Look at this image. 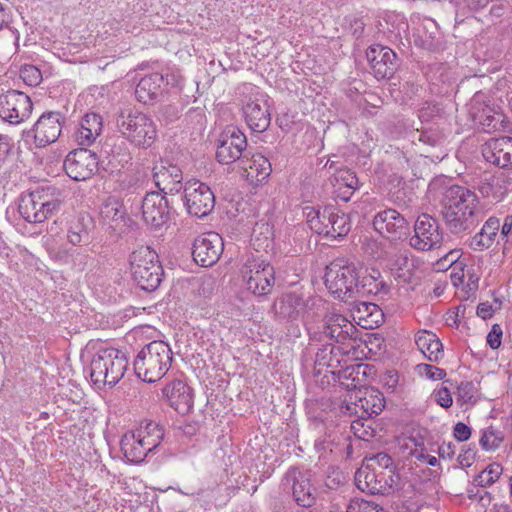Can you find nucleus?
I'll use <instances>...</instances> for the list:
<instances>
[{"instance_id": "ddd939ff", "label": "nucleus", "mask_w": 512, "mask_h": 512, "mask_svg": "<svg viewBox=\"0 0 512 512\" xmlns=\"http://www.w3.org/2000/svg\"><path fill=\"white\" fill-rule=\"evenodd\" d=\"M282 485L291 490L294 501L303 508L316 502L317 493L311 483V472L296 466L290 467L283 476Z\"/></svg>"}, {"instance_id": "6ab92c4d", "label": "nucleus", "mask_w": 512, "mask_h": 512, "mask_svg": "<svg viewBox=\"0 0 512 512\" xmlns=\"http://www.w3.org/2000/svg\"><path fill=\"white\" fill-rule=\"evenodd\" d=\"M65 117L56 111L44 112L33 128L26 133L32 136L37 147L42 148L54 143L61 135Z\"/></svg>"}, {"instance_id": "6e6d98bb", "label": "nucleus", "mask_w": 512, "mask_h": 512, "mask_svg": "<svg viewBox=\"0 0 512 512\" xmlns=\"http://www.w3.org/2000/svg\"><path fill=\"white\" fill-rule=\"evenodd\" d=\"M433 395L436 403L441 407L447 409L452 406L453 399L448 388L441 387L440 389L435 390Z\"/></svg>"}, {"instance_id": "864d4df0", "label": "nucleus", "mask_w": 512, "mask_h": 512, "mask_svg": "<svg viewBox=\"0 0 512 512\" xmlns=\"http://www.w3.org/2000/svg\"><path fill=\"white\" fill-rule=\"evenodd\" d=\"M483 126L488 129H497L502 123L504 116L500 112H494L493 114H486L485 111L479 116Z\"/></svg>"}, {"instance_id": "72a5a7b5", "label": "nucleus", "mask_w": 512, "mask_h": 512, "mask_svg": "<svg viewBox=\"0 0 512 512\" xmlns=\"http://www.w3.org/2000/svg\"><path fill=\"white\" fill-rule=\"evenodd\" d=\"M499 228L500 221L498 218H488L481 230L470 239V248L475 251L488 249L493 244Z\"/></svg>"}, {"instance_id": "cd10ccee", "label": "nucleus", "mask_w": 512, "mask_h": 512, "mask_svg": "<svg viewBox=\"0 0 512 512\" xmlns=\"http://www.w3.org/2000/svg\"><path fill=\"white\" fill-rule=\"evenodd\" d=\"M484 158L501 168L512 166V137L492 138L483 150Z\"/></svg>"}, {"instance_id": "9d476101", "label": "nucleus", "mask_w": 512, "mask_h": 512, "mask_svg": "<svg viewBox=\"0 0 512 512\" xmlns=\"http://www.w3.org/2000/svg\"><path fill=\"white\" fill-rule=\"evenodd\" d=\"M413 232L407 239L410 247L417 251H432L442 246L444 233L439 221L427 213L417 217Z\"/></svg>"}, {"instance_id": "4d7b16f0", "label": "nucleus", "mask_w": 512, "mask_h": 512, "mask_svg": "<svg viewBox=\"0 0 512 512\" xmlns=\"http://www.w3.org/2000/svg\"><path fill=\"white\" fill-rule=\"evenodd\" d=\"M371 466H378L382 470L396 469L392 458L387 453H378L371 459Z\"/></svg>"}, {"instance_id": "c85d7f7f", "label": "nucleus", "mask_w": 512, "mask_h": 512, "mask_svg": "<svg viewBox=\"0 0 512 512\" xmlns=\"http://www.w3.org/2000/svg\"><path fill=\"white\" fill-rule=\"evenodd\" d=\"M164 90L163 73H150L142 77L135 89L137 100L143 104H149L159 99Z\"/></svg>"}, {"instance_id": "052dcab7", "label": "nucleus", "mask_w": 512, "mask_h": 512, "mask_svg": "<svg viewBox=\"0 0 512 512\" xmlns=\"http://www.w3.org/2000/svg\"><path fill=\"white\" fill-rule=\"evenodd\" d=\"M453 436L459 442L467 441L471 436V428L463 422H457L453 428Z\"/></svg>"}, {"instance_id": "39448f33", "label": "nucleus", "mask_w": 512, "mask_h": 512, "mask_svg": "<svg viewBox=\"0 0 512 512\" xmlns=\"http://www.w3.org/2000/svg\"><path fill=\"white\" fill-rule=\"evenodd\" d=\"M131 273L135 283L144 291H155L164 275L157 253L148 246H140L130 255Z\"/></svg>"}, {"instance_id": "393cba45", "label": "nucleus", "mask_w": 512, "mask_h": 512, "mask_svg": "<svg viewBox=\"0 0 512 512\" xmlns=\"http://www.w3.org/2000/svg\"><path fill=\"white\" fill-rule=\"evenodd\" d=\"M153 180L164 196L166 194L175 195L181 190L184 191L183 172L176 165H160L153 169Z\"/></svg>"}, {"instance_id": "c756f323", "label": "nucleus", "mask_w": 512, "mask_h": 512, "mask_svg": "<svg viewBox=\"0 0 512 512\" xmlns=\"http://www.w3.org/2000/svg\"><path fill=\"white\" fill-rule=\"evenodd\" d=\"M243 112L245 121L253 132L262 133L269 128L271 115L265 101H250L244 106Z\"/></svg>"}, {"instance_id": "e433bc0d", "label": "nucleus", "mask_w": 512, "mask_h": 512, "mask_svg": "<svg viewBox=\"0 0 512 512\" xmlns=\"http://www.w3.org/2000/svg\"><path fill=\"white\" fill-rule=\"evenodd\" d=\"M389 268L392 276L399 283H410L413 275L412 264L406 253L395 254L389 260Z\"/></svg>"}, {"instance_id": "473e14b6", "label": "nucleus", "mask_w": 512, "mask_h": 512, "mask_svg": "<svg viewBox=\"0 0 512 512\" xmlns=\"http://www.w3.org/2000/svg\"><path fill=\"white\" fill-rule=\"evenodd\" d=\"M274 307L280 318L296 320L304 312L306 303L301 295L291 292L285 294Z\"/></svg>"}, {"instance_id": "4468645a", "label": "nucleus", "mask_w": 512, "mask_h": 512, "mask_svg": "<svg viewBox=\"0 0 512 512\" xmlns=\"http://www.w3.org/2000/svg\"><path fill=\"white\" fill-rule=\"evenodd\" d=\"M371 73L377 80L391 79L401 66V59L390 47L375 43L366 50Z\"/></svg>"}, {"instance_id": "f03ea898", "label": "nucleus", "mask_w": 512, "mask_h": 512, "mask_svg": "<svg viewBox=\"0 0 512 512\" xmlns=\"http://www.w3.org/2000/svg\"><path fill=\"white\" fill-rule=\"evenodd\" d=\"M173 353L164 341H152L145 345L134 359L133 366L138 378L147 383L160 380L169 370Z\"/></svg>"}, {"instance_id": "49530a36", "label": "nucleus", "mask_w": 512, "mask_h": 512, "mask_svg": "<svg viewBox=\"0 0 512 512\" xmlns=\"http://www.w3.org/2000/svg\"><path fill=\"white\" fill-rule=\"evenodd\" d=\"M355 481L357 487L362 491H367L371 494V488L373 486L380 485L378 480V474L376 468L368 471H358L355 475Z\"/></svg>"}, {"instance_id": "a18cd8bd", "label": "nucleus", "mask_w": 512, "mask_h": 512, "mask_svg": "<svg viewBox=\"0 0 512 512\" xmlns=\"http://www.w3.org/2000/svg\"><path fill=\"white\" fill-rule=\"evenodd\" d=\"M355 288H357L356 297H366L378 293L379 283L372 276H360L358 273Z\"/></svg>"}, {"instance_id": "c03bdc74", "label": "nucleus", "mask_w": 512, "mask_h": 512, "mask_svg": "<svg viewBox=\"0 0 512 512\" xmlns=\"http://www.w3.org/2000/svg\"><path fill=\"white\" fill-rule=\"evenodd\" d=\"M504 441V434L492 426L483 431L480 445L486 451H495Z\"/></svg>"}, {"instance_id": "5701e85b", "label": "nucleus", "mask_w": 512, "mask_h": 512, "mask_svg": "<svg viewBox=\"0 0 512 512\" xmlns=\"http://www.w3.org/2000/svg\"><path fill=\"white\" fill-rule=\"evenodd\" d=\"M324 168L334 170L328 181L333 187L335 198L348 202L356 190L360 188L356 173L349 168L337 167L336 162L328 159Z\"/></svg>"}, {"instance_id": "8fccbe9b", "label": "nucleus", "mask_w": 512, "mask_h": 512, "mask_svg": "<svg viewBox=\"0 0 512 512\" xmlns=\"http://www.w3.org/2000/svg\"><path fill=\"white\" fill-rule=\"evenodd\" d=\"M346 512H383V508L370 501L353 499L348 504Z\"/></svg>"}, {"instance_id": "a19ab883", "label": "nucleus", "mask_w": 512, "mask_h": 512, "mask_svg": "<svg viewBox=\"0 0 512 512\" xmlns=\"http://www.w3.org/2000/svg\"><path fill=\"white\" fill-rule=\"evenodd\" d=\"M340 435L335 427H325L322 435L317 437L314 448L320 456L332 452L333 448L339 444Z\"/></svg>"}, {"instance_id": "774afa93", "label": "nucleus", "mask_w": 512, "mask_h": 512, "mask_svg": "<svg viewBox=\"0 0 512 512\" xmlns=\"http://www.w3.org/2000/svg\"><path fill=\"white\" fill-rule=\"evenodd\" d=\"M365 23L362 19L355 18L350 22V31L356 38H360L364 32Z\"/></svg>"}, {"instance_id": "ea45409f", "label": "nucleus", "mask_w": 512, "mask_h": 512, "mask_svg": "<svg viewBox=\"0 0 512 512\" xmlns=\"http://www.w3.org/2000/svg\"><path fill=\"white\" fill-rule=\"evenodd\" d=\"M345 348L334 346L332 344L323 345L318 349L315 355V363L320 366L336 367L340 364L341 360L339 355H348L344 353Z\"/></svg>"}, {"instance_id": "37998d69", "label": "nucleus", "mask_w": 512, "mask_h": 512, "mask_svg": "<svg viewBox=\"0 0 512 512\" xmlns=\"http://www.w3.org/2000/svg\"><path fill=\"white\" fill-rule=\"evenodd\" d=\"M100 215L104 221H117L124 217L125 211L116 198H108L101 206Z\"/></svg>"}, {"instance_id": "1a4fd4ad", "label": "nucleus", "mask_w": 512, "mask_h": 512, "mask_svg": "<svg viewBox=\"0 0 512 512\" xmlns=\"http://www.w3.org/2000/svg\"><path fill=\"white\" fill-rule=\"evenodd\" d=\"M308 222L313 231L333 239L345 237L352 227L349 214L331 205L318 210Z\"/></svg>"}, {"instance_id": "f257e3e1", "label": "nucleus", "mask_w": 512, "mask_h": 512, "mask_svg": "<svg viewBox=\"0 0 512 512\" xmlns=\"http://www.w3.org/2000/svg\"><path fill=\"white\" fill-rule=\"evenodd\" d=\"M442 207L445 224L455 235L470 233L484 219L478 196L464 186L448 187L443 194Z\"/></svg>"}, {"instance_id": "79ce46f5", "label": "nucleus", "mask_w": 512, "mask_h": 512, "mask_svg": "<svg viewBox=\"0 0 512 512\" xmlns=\"http://www.w3.org/2000/svg\"><path fill=\"white\" fill-rule=\"evenodd\" d=\"M502 472L501 464L491 463L474 478V483L479 487L491 486L500 478Z\"/></svg>"}, {"instance_id": "7c9ffc66", "label": "nucleus", "mask_w": 512, "mask_h": 512, "mask_svg": "<svg viewBox=\"0 0 512 512\" xmlns=\"http://www.w3.org/2000/svg\"><path fill=\"white\" fill-rule=\"evenodd\" d=\"M103 128L102 117L96 113H86L75 133V139L81 146L92 145L101 134Z\"/></svg>"}, {"instance_id": "69168bd1", "label": "nucleus", "mask_w": 512, "mask_h": 512, "mask_svg": "<svg viewBox=\"0 0 512 512\" xmlns=\"http://www.w3.org/2000/svg\"><path fill=\"white\" fill-rule=\"evenodd\" d=\"M476 314L480 318L486 320V319H489V318H491L493 316L494 310H493V307H492V305L490 303L483 302V303H480L477 306Z\"/></svg>"}, {"instance_id": "bb28decb", "label": "nucleus", "mask_w": 512, "mask_h": 512, "mask_svg": "<svg viewBox=\"0 0 512 512\" xmlns=\"http://www.w3.org/2000/svg\"><path fill=\"white\" fill-rule=\"evenodd\" d=\"M170 405L179 413H188L193 407V391L182 380L168 383L162 390Z\"/></svg>"}, {"instance_id": "9b49d317", "label": "nucleus", "mask_w": 512, "mask_h": 512, "mask_svg": "<svg viewBox=\"0 0 512 512\" xmlns=\"http://www.w3.org/2000/svg\"><path fill=\"white\" fill-rule=\"evenodd\" d=\"M247 138L234 125L226 126L216 140V160L220 164L229 165L240 160L247 154Z\"/></svg>"}, {"instance_id": "13d9d810", "label": "nucleus", "mask_w": 512, "mask_h": 512, "mask_svg": "<svg viewBox=\"0 0 512 512\" xmlns=\"http://www.w3.org/2000/svg\"><path fill=\"white\" fill-rule=\"evenodd\" d=\"M458 396L459 398L467 403L470 402L475 393V385L472 381H463L458 385Z\"/></svg>"}, {"instance_id": "412c9836", "label": "nucleus", "mask_w": 512, "mask_h": 512, "mask_svg": "<svg viewBox=\"0 0 512 512\" xmlns=\"http://www.w3.org/2000/svg\"><path fill=\"white\" fill-rule=\"evenodd\" d=\"M141 209L143 220L154 229L161 228L170 220L171 210L168 200L160 192L146 193Z\"/></svg>"}, {"instance_id": "b1692460", "label": "nucleus", "mask_w": 512, "mask_h": 512, "mask_svg": "<svg viewBox=\"0 0 512 512\" xmlns=\"http://www.w3.org/2000/svg\"><path fill=\"white\" fill-rule=\"evenodd\" d=\"M50 256L59 265L67 267L74 273H82L93 263L92 257L82 248L59 247L51 251Z\"/></svg>"}, {"instance_id": "f3484780", "label": "nucleus", "mask_w": 512, "mask_h": 512, "mask_svg": "<svg viewBox=\"0 0 512 512\" xmlns=\"http://www.w3.org/2000/svg\"><path fill=\"white\" fill-rule=\"evenodd\" d=\"M322 333L340 347H344V353L355 348L352 342H356L358 338V329L353 323L345 316L333 312L324 316Z\"/></svg>"}, {"instance_id": "423d86ee", "label": "nucleus", "mask_w": 512, "mask_h": 512, "mask_svg": "<svg viewBox=\"0 0 512 512\" xmlns=\"http://www.w3.org/2000/svg\"><path fill=\"white\" fill-rule=\"evenodd\" d=\"M358 269L346 258H336L326 266L325 285L338 299L356 298Z\"/></svg>"}, {"instance_id": "3c124183", "label": "nucleus", "mask_w": 512, "mask_h": 512, "mask_svg": "<svg viewBox=\"0 0 512 512\" xmlns=\"http://www.w3.org/2000/svg\"><path fill=\"white\" fill-rule=\"evenodd\" d=\"M417 369L421 376H425L431 380H442L446 377V371L444 369L430 364H419Z\"/></svg>"}, {"instance_id": "dca6fc26", "label": "nucleus", "mask_w": 512, "mask_h": 512, "mask_svg": "<svg viewBox=\"0 0 512 512\" xmlns=\"http://www.w3.org/2000/svg\"><path fill=\"white\" fill-rule=\"evenodd\" d=\"M373 227L376 232L391 242L404 240L410 236L409 222L393 208L377 212L373 218Z\"/></svg>"}, {"instance_id": "58836bf2", "label": "nucleus", "mask_w": 512, "mask_h": 512, "mask_svg": "<svg viewBox=\"0 0 512 512\" xmlns=\"http://www.w3.org/2000/svg\"><path fill=\"white\" fill-rule=\"evenodd\" d=\"M67 240L73 246L89 243V228L85 223L84 216H79L70 222L67 230Z\"/></svg>"}, {"instance_id": "2eb2a0df", "label": "nucleus", "mask_w": 512, "mask_h": 512, "mask_svg": "<svg viewBox=\"0 0 512 512\" xmlns=\"http://www.w3.org/2000/svg\"><path fill=\"white\" fill-rule=\"evenodd\" d=\"M33 110L30 97L18 90H8L0 95V119L12 125L27 120Z\"/></svg>"}, {"instance_id": "f704fd0d", "label": "nucleus", "mask_w": 512, "mask_h": 512, "mask_svg": "<svg viewBox=\"0 0 512 512\" xmlns=\"http://www.w3.org/2000/svg\"><path fill=\"white\" fill-rule=\"evenodd\" d=\"M415 343L428 360L438 362L443 357V345L434 333L418 332L415 336Z\"/></svg>"}, {"instance_id": "6e6552de", "label": "nucleus", "mask_w": 512, "mask_h": 512, "mask_svg": "<svg viewBox=\"0 0 512 512\" xmlns=\"http://www.w3.org/2000/svg\"><path fill=\"white\" fill-rule=\"evenodd\" d=\"M241 274L247 290L255 296L268 295L275 284L274 267L259 256L248 257Z\"/></svg>"}, {"instance_id": "f8f14e48", "label": "nucleus", "mask_w": 512, "mask_h": 512, "mask_svg": "<svg viewBox=\"0 0 512 512\" xmlns=\"http://www.w3.org/2000/svg\"><path fill=\"white\" fill-rule=\"evenodd\" d=\"M183 200L187 212L197 218L209 215L215 206V196L211 188L196 179L185 182Z\"/></svg>"}, {"instance_id": "bf43d9fd", "label": "nucleus", "mask_w": 512, "mask_h": 512, "mask_svg": "<svg viewBox=\"0 0 512 512\" xmlns=\"http://www.w3.org/2000/svg\"><path fill=\"white\" fill-rule=\"evenodd\" d=\"M439 112L440 107L437 104L426 103L419 111V118L422 122H428Z\"/></svg>"}, {"instance_id": "20e7f679", "label": "nucleus", "mask_w": 512, "mask_h": 512, "mask_svg": "<svg viewBox=\"0 0 512 512\" xmlns=\"http://www.w3.org/2000/svg\"><path fill=\"white\" fill-rule=\"evenodd\" d=\"M128 361L124 352L100 348L90 361V378L96 385H116L124 376Z\"/></svg>"}, {"instance_id": "0e129e2a", "label": "nucleus", "mask_w": 512, "mask_h": 512, "mask_svg": "<svg viewBox=\"0 0 512 512\" xmlns=\"http://www.w3.org/2000/svg\"><path fill=\"white\" fill-rule=\"evenodd\" d=\"M11 149H12L11 139L6 135L0 134V162L5 161V159L9 155Z\"/></svg>"}, {"instance_id": "5fc2aeb1", "label": "nucleus", "mask_w": 512, "mask_h": 512, "mask_svg": "<svg viewBox=\"0 0 512 512\" xmlns=\"http://www.w3.org/2000/svg\"><path fill=\"white\" fill-rule=\"evenodd\" d=\"M503 331L499 324H493L487 335V344L491 349H498L502 343Z\"/></svg>"}, {"instance_id": "603ef678", "label": "nucleus", "mask_w": 512, "mask_h": 512, "mask_svg": "<svg viewBox=\"0 0 512 512\" xmlns=\"http://www.w3.org/2000/svg\"><path fill=\"white\" fill-rule=\"evenodd\" d=\"M20 76L23 79V81L27 83L29 86H36L42 80L40 70L32 65L25 66L24 68H22L20 71Z\"/></svg>"}, {"instance_id": "680f3d73", "label": "nucleus", "mask_w": 512, "mask_h": 512, "mask_svg": "<svg viewBox=\"0 0 512 512\" xmlns=\"http://www.w3.org/2000/svg\"><path fill=\"white\" fill-rule=\"evenodd\" d=\"M11 21L10 7L0 2V31L8 29L9 32L14 35L15 33L9 28Z\"/></svg>"}, {"instance_id": "c9c22d12", "label": "nucleus", "mask_w": 512, "mask_h": 512, "mask_svg": "<svg viewBox=\"0 0 512 512\" xmlns=\"http://www.w3.org/2000/svg\"><path fill=\"white\" fill-rule=\"evenodd\" d=\"M135 432L138 434V437H141L150 452L154 451L164 438L163 427L154 421L142 422Z\"/></svg>"}, {"instance_id": "7ed1b4c3", "label": "nucleus", "mask_w": 512, "mask_h": 512, "mask_svg": "<svg viewBox=\"0 0 512 512\" xmlns=\"http://www.w3.org/2000/svg\"><path fill=\"white\" fill-rule=\"evenodd\" d=\"M115 124L123 138L139 149H148L156 140V124L145 113L121 111L116 116Z\"/></svg>"}, {"instance_id": "09e8293b", "label": "nucleus", "mask_w": 512, "mask_h": 512, "mask_svg": "<svg viewBox=\"0 0 512 512\" xmlns=\"http://www.w3.org/2000/svg\"><path fill=\"white\" fill-rule=\"evenodd\" d=\"M380 485L373 486L371 494L385 493L387 490H393L398 488L400 485V475L396 472V469H389L386 471V476L383 480H379Z\"/></svg>"}, {"instance_id": "a211bd4d", "label": "nucleus", "mask_w": 512, "mask_h": 512, "mask_svg": "<svg viewBox=\"0 0 512 512\" xmlns=\"http://www.w3.org/2000/svg\"><path fill=\"white\" fill-rule=\"evenodd\" d=\"M99 160L95 152L87 148L70 151L63 163L66 174L74 181H85L98 170Z\"/></svg>"}, {"instance_id": "2f4dec72", "label": "nucleus", "mask_w": 512, "mask_h": 512, "mask_svg": "<svg viewBox=\"0 0 512 512\" xmlns=\"http://www.w3.org/2000/svg\"><path fill=\"white\" fill-rule=\"evenodd\" d=\"M125 458L132 463H141L151 453L135 431L126 432L120 441Z\"/></svg>"}, {"instance_id": "e2e57ef3", "label": "nucleus", "mask_w": 512, "mask_h": 512, "mask_svg": "<svg viewBox=\"0 0 512 512\" xmlns=\"http://www.w3.org/2000/svg\"><path fill=\"white\" fill-rule=\"evenodd\" d=\"M475 451L472 448L462 449L461 453L458 456V463L462 467H470L473 463V460L475 458Z\"/></svg>"}, {"instance_id": "aec40b11", "label": "nucleus", "mask_w": 512, "mask_h": 512, "mask_svg": "<svg viewBox=\"0 0 512 512\" xmlns=\"http://www.w3.org/2000/svg\"><path fill=\"white\" fill-rule=\"evenodd\" d=\"M223 250L222 237L216 232H209L195 238L192 245V256L198 265L211 267L217 263Z\"/></svg>"}, {"instance_id": "4c0bfd02", "label": "nucleus", "mask_w": 512, "mask_h": 512, "mask_svg": "<svg viewBox=\"0 0 512 512\" xmlns=\"http://www.w3.org/2000/svg\"><path fill=\"white\" fill-rule=\"evenodd\" d=\"M346 487V477L339 468L331 466L327 469L324 483L319 488L320 494L330 495L333 492H344Z\"/></svg>"}, {"instance_id": "de8ad7c7", "label": "nucleus", "mask_w": 512, "mask_h": 512, "mask_svg": "<svg viewBox=\"0 0 512 512\" xmlns=\"http://www.w3.org/2000/svg\"><path fill=\"white\" fill-rule=\"evenodd\" d=\"M361 407L369 416L378 415L384 408V399L379 391L372 392V394L363 399H360Z\"/></svg>"}, {"instance_id": "4be33fe9", "label": "nucleus", "mask_w": 512, "mask_h": 512, "mask_svg": "<svg viewBox=\"0 0 512 512\" xmlns=\"http://www.w3.org/2000/svg\"><path fill=\"white\" fill-rule=\"evenodd\" d=\"M416 47L432 53L446 49V40L438 23L429 17L423 18L413 33Z\"/></svg>"}, {"instance_id": "0eeeda50", "label": "nucleus", "mask_w": 512, "mask_h": 512, "mask_svg": "<svg viewBox=\"0 0 512 512\" xmlns=\"http://www.w3.org/2000/svg\"><path fill=\"white\" fill-rule=\"evenodd\" d=\"M48 190H35L21 195L18 212L25 221L33 224L42 223L60 211L62 200L51 197Z\"/></svg>"}, {"instance_id": "a878e982", "label": "nucleus", "mask_w": 512, "mask_h": 512, "mask_svg": "<svg viewBox=\"0 0 512 512\" xmlns=\"http://www.w3.org/2000/svg\"><path fill=\"white\" fill-rule=\"evenodd\" d=\"M246 179L253 185L263 183L271 174L272 166L268 158L260 153L249 156L247 153L238 165Z\"/></svg>"}, {"instance_id": "338daca9", "label": "nucleus", "mask_w": 512, "mask_h": 512, "mask_svg": "<svg viewBox=\"0 0 512 512\" xmlns=\"http://www.w3.org/2000/svg\"><path fill=\"white\" fill-rule=\"evenodd\" d=\"M164 75V87L165 86H177L180 83L181 75L177 71H167Z\"/></svg>"}]
</instances>
